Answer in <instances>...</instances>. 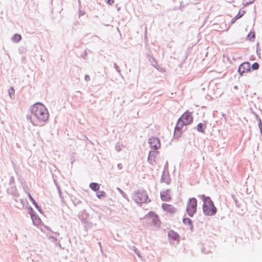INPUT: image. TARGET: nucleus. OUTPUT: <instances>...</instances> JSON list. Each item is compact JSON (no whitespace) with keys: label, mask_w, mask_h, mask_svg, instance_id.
Segmentation results:
<instances>
[{"label":"nucleus","mask_w":262,"mask_h":262,"mask_svg":"<svg viewBox=\"0 0 262 262\" xmlns=\"http://www.w3.org/2000/svg\"><path fill=\"white\" fill-rule=\"evenodd\" d=\"M192 121V113L188 111H186L178 121L175 127L174 135L178 137H180L183 132L184 127L191 124Z\"/></svg>","instance_id":"obj_1"},{"label":"nucleus","mask_w":262,"mask_h":262,"mask_svg":"<svg viewBox=\"0 0 262 262\" xmlns=\"http://www.w3.org/2000/svg\"><path fill=\"white\" fill-rule=\"evenodd\" d=\"M32 112L40 121L44 122L48 120L49 113L45 106L40 103L35 104L32 107Z\"/></svg>","instance_id":"obj_2"},{"label":"nucleus","mask_w":262,"mask_h":262,"mask_svg":"<svg viewBox=\"0 0 262 262\" xmlns=\"http://www.w3.org/2000/svg\"><path fill=\"white\" fill-rule=\"evenodd\" d=\"M202 199L204 203L203 205L204 213L206 215H214L217 211V209L210 198L203 195Z\"/></svg>","instance_id":"obj_3"},{"label":"nucleus","mask_w":262,"mask_h":262,"mask_svg":"<svg viewBox=\"0 0 262 262\" xmlns=\"http://www.w3.org/2000/svg\"><path fill=\"white\" fill-rule=\"evenodd\" d=\"M142 223L145 227L155 226L159 228L160 227V221L158 216L154 213H149L146 215L142 219Z\"/></svg>","instance_id":"obj_4"},{"label":"nucleus","mask_w":262,"mask_h":262,"mask_svg":"<svg viewBox=\"0 0 262 262\" xmlns=\"http://www.w3.org/2000/svg\"><path fill=\"white\" fill-rule=\"evenodd\" d=\"M147 199L148 195L143 190H138L133 194V199L137 203H143L147 201Z\"/></svg>","instance_id":"obj_5"},{"label":"nucleus","mask_w":262,"mask_h":262,"mask_svg":"<svg viewBox=\"0 0 262 262\" xmlns=\"http://www.w3.org/2000/svg\"><path fill=\"white\" fill-rule=\"evenodd\" d=\"M197 209V201L195 198H191L189 200L187 205V212L192 216L196 212Z\"/></svg>","instance_id":"obj_6"},{"label":"nucleus","mask_w":262,"mask_h":262,"mask_svg":"<svg viewBox=\"0 0 262 262\" xmlns=\"http://www.w3.org/2000/svg\"><path fill=\"white\" fill-rule=\"evenodd\" d=\"M250 68L251 66L249 62H244L239 66L238 71L240 75H242L243 73L249 72Z\"/></svg>","instance_id":"obj_7"},{"label":"nucleus","mask_w":262,"mask_h":262,"mask_svg":"<svg viewBox=\"0 0 262 262\" xmlns=\"http://www.w3.org/2000/svg\"><path fill=\"white\" fill-rule=\"evenodd\" d=\"M149 143L151 148L158 149L160 147L161 144L159 140L155 137H151L149 139Z\"/></svg>","instance_id":"obj_8"},{"label":"nucleus","mask_w":262,"mask_h":262,"mask_svg":"<svg viewBox=\"0 0 262 262\" xmlns=\"http://www.w3.org/2000/svg\"><path fill=\"white\" fill-rule=\"evenodd\" d=\"M161 198L164 201H169L171 200L170 190L166 189L162 191L161 192Z\"/></svg>","instance_id":"obj_9"},{"label":"nucleus","mask_w":262,"mask_h":262,"mask_svg":"<svg viewBox=\"0 0 262 262\" xmlns=\"http://www.w3.org/2000/svg\"><path fill=\"white\" fill-rule=\"evenodd\" d=\"M162 207L164 210L170 213L175 212L176 210V208L171 204H163Z\"/></svg>","instance_id":"obj_10"},{"label":"nucleus","mask_w":262,"mask_h":262,"mask_svg":"<svg viewBox=\"0 0 262 262\" xmlns=\"http://www.w3.org/2000/svg\"><path fill=\"white\" fill-rule=\"evenodd\" d=\"M159 154V152L157 151H151L149 152L148 156V160L150 163L152 164L156 161L155 158Z\"/></svg>","instance_id":"obj_11"},{"label":"nucleus","mask_w":262,"mask_h":262,"mask_svg":"<svg viewBox=\"0 0 262 262\" xmlns=\"http://www.w3.org/2000/svg\"><path fill=\"white\" fill-rule=\"evenodd\" d=\"M168 236L170 239L172 240L179 241V236L178 234L173 231H170L168 232Z\"/></svg>","instance_id":"obj_12"},{"label":"nucleus","mask_w":262,"mask_h":262,"mask_svg":"<svg viewBox=\"0 0 262 262\" xmlns=\"http://www.w3.org/2000/svg\"><path fill=\"white\" fill-rule=\"evenodd\" d=\"M31 217L34 225L39 226L41 224V220L39 217L35 215H31Z\"/></svg>","instance_id":"obj_13"},{"label":"nucleus","mask_w":262,"mask_h":262,"mask_svg":"<svg viewBox=\"0 0 262 262\" xmlns=\"http://www.w3.org/2000/svg\"><path fill=\"white\" fill-rule=\"evenodd\" d=\"M206 127V126L205 124L201 123L197 125V130L198 132L204 133Z\"/></svg>","instance_id":"obj_14"},{"label":"nucleus","mask_w":262,"mask_h":262,"mask_svg":"<svg viewBox=\"0 0 262 262\" xmlns=\"http://www.w3.org/2000/svg\"><path fill=\"white\" fill-rule=\"evenodd\" d=\"M90 187L95 191H96L99 189V185L96 183H91L90 185Z\"/></svg>","instance_id":"obj_15"},{"label":"nucleus","mask_w":262,"mask_h":262,"mask_svg":"<svg viewBox=\"0 0 262 262\" xmlns=\"http://www.w3.org/2000/svg\"><path fill=\"white\" fill-rule=\"evenodd\" d=\"M21 35L19 34H15L12 38L13 41L15 42H18L19 41H20L21 40Z\"/></svg>","instance_id":"obj_16"},{"label":"nucleus","mask_w":262,"mask_h":262,"mask_svg":"<svg viewBox=\"0 0 262 262\" xmlns=\"http://www.w3.org/2000/svg\"><path fill=\"white\" fill-rule=\"evenodd\" d=\"M245 13V11L244 10H240L238 13L237 14L236 16L234 17V19L237 20L240 18H241L244 14Z\"/></svg>","instance_id":"obj_17"},{"label":"nucleus","mask_w":262,"mask_h":262,"mask_svg":"<svg viewBox=\"0 0 262 262\" xmlns=\"http://www.w3.org/2000/svg\"><path fill=\"white\" fill-rule=\"evenodd\" d=\"M255 38V33L254 32H250L247 36V38L250 40H253Z\"/></svg>","instance_id":"obj_18"},{"label":"nucleus","mask_w":262,"mask_h":262,"mask_svg":"<svg viewBox=\"0 0 262 262\" xmlns=\"http://www.w3.org/2000/svg\"><path fill=\"white\" fill-rule=\"evenodd\" d=\"M28 196L30 199V200H31V201L32 202V203L33 204V205L36 207H38V205H37V203L35 202V200L32 198V196H31V195L29 193H28Z\"/></svg>","instance_id":"obj_19"},{"label":"nucleus","mask_w":262,"mask_h":262,"mask_svg":"<svg viewBox=\"0 0 262 262\" xmlns=\"http://www.w3.org/2000/svg\"><path fill=\"white\" fill-rule=\"evenodd\" d=\"M105 195V192L102 191H98L97 193V196L99 199L104 197Z\"/></svg>","instance_id":"obj_20"},{"label":"nucleus","mask_w":262,"mask_h":262,"mask_svg":"<svg viewBox=\"0 0 262 262\" xmlns=\"http://www.w3.org/2000/svg\"><path fill=\"white\" fill-rule=\"evenodd\" d=\"M183 222L185 224H188L190 225V227H192V222L191 220H190L189 219H184Z\"/></svg>","instance_id":"obj_21"},{"label":"nucleus","mask_w":262,"mask_h":262,"mask_svg":"<svg viewBox=\"0 0 262 262\" xmlns=\"http://www.w3.org/2000/svg\"><path fill=\"white\" fill-rule=\"evenodd\" d=\"M14 92H15V90L13 88H11L9 90V94L10 97H12V96H13L14 95Z\"/></svg>","instance_id":"obj_22"},{"label":"nucleus","mask_w":262,"mask_h":262,"mask_svg":"<svg viewBox=\"0 0 262 262\" xmlns=\"http://www.w3.org/2000/svg\"><path fill=\"white\" fill-rule=\"evenodd\" d=\"M252 68L254 70H257L259 68V64L257 62L254 63L252 66Z\"/></svg>","instance_id":"obj_23"},{"label":"nucleus","mask_w":262,"mask_h":262,"mask_svg":"<svg viewBox=\"0 0 262 262\" xmlns=\"http://www.w3.org/2000/svg\"><path fill=\"white\" fill-rule=\"evenodd\" d=\"M107 3L110 5H112L114 3V0H107Z\"/></svg>","instance_id":"obj_24"},{"label":"nucleus","mask_w":262,"mask_h":262,"mask_svg":"<svg viewBox=\"0 0 262 262\" xmlns=\"http://www.w3.org/2000/svg\"><path fill=\"white\" fill-rule=\"evenodd\" d=\"M236 20H235V19H234V18H233V19L232 20V21H231L232 24L234 23L235 22V21H236Z\"/></svg>","instance_id":"obj_25"}]
</instances>
